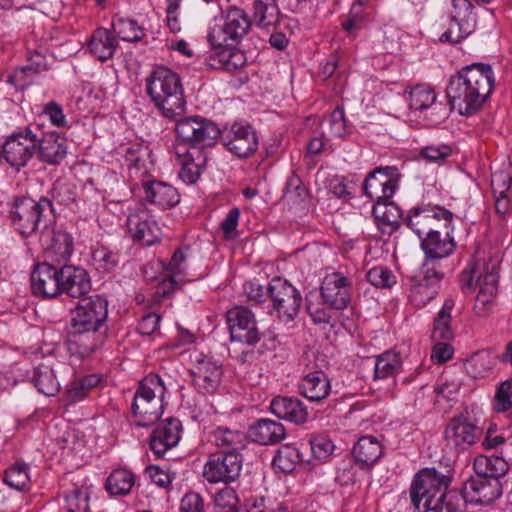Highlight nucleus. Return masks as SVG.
<instances>
[{"instance_id":"1a4fd4ad","label":"nucleus","mask_w":512,"mask_h":512,"mask_svg":"<svg viewBox=\"0 0 512 512\" xmlns=\"http://www.w3.org/2000/svg\"><path fill=\"white\" fill-rule=\"evenodd\" d=\"M175 133L183 147L202 152L215 144L221 134L216 123L200 116L181 118L176 122Z\"/></svg>"},{"instance_id":"680f3d73","label":"nucleus","mask_w":512,"mask_h":512,"mask_svg":"<svg viewBox=\"0 0 512 512\" xmlns=\"http://www.w3.org/2000/svg\"><path fill=\"white\" fill-rule=\"evenodd\" d=\"M439 292V286L437 285H428L426 283L419 282L417 285L413 287L411 290V298L412 301L415 302L417 306H424L429 301L434 299Z\"/></svg>"},{"instance_id":"f8f14e48","label":"nucleus","mask_w":512,"mask_h":512,"mask_svg":"<svg viewBox=\"0 0 512 512\" xmlns=\"http://www.w3.org/2000/svg\"><path fill=\"white\" fill-rule=\"evenodd\" d=\"M37 150V133L31 127L14 132L1 145L0 156L19 171L33 158Z\"/></svg>"},{"instance_id":"49530a36","label":"nucleus","mask_w":512,"mask_h":512,"mask_svg":"<svg viewBox=\"0 0 512 512\" xmlns=\"http://www.w3.org/2000/svg\"><path fill=\"white\" fill-rule=\"evenodd\" d=\"M119 254L106 246H98L92 251V265L101 273L111 272L119 264Z\"/></svg>"},{"instance_id":"4be33fe9","label":"nucleus","mask_w":512,"mask_h":512,"mask_svg":"<svg viewBox=\"0 0 512 512\" xmlns=\"http://www.w3.org/2000/svg\"><path fill=\"white\" fill-rule=\"evenodd\" d=\"M126 224L134 241L151 246L160 240L161 229L146 211L131 213Z\"/></svg>"},{"instance_id":"5fc2aeb1","label":"nucleus","mask_w":512,"mask_h":512,"mask_svg":"<svg viewBox=\"0 0 512 512\" xmlns=\"http://www.w3.org/2000/svg\"><path fill=\"white\" fill-rule=\"evenodd\" d=\"M453 221V214L449 210L436 206L435 214L433 221L430 224V227L427 230L426 236L438 235L442 234L444 236V232L450 233L451 224Z\"/></svg>"},{"instance_id":"bb28decb","label":"nucleus","mask_w":512,"mask_h":512,"mask_svg":"<svg viewBox=\"0 0 512 512\" xmlns=\"http://www.w3.org/2000/svg\"><path fill=\"white\" fill-rule=\"evenodd\" d=\"M271 412L279 419L295 424H303L308 419V411L298 398L277 396L270 403Z\"/></svg>"},{"instance_id":"6ab92c4d","label":"nucleus","mask_w":512,"mask_h":512,"mask_svg":"<svg viewBox=\"0 0 512 512\" xmlns=\"http://www.w3.org/2000/svg\"><path fill=\"white\" fill-rule=\"evenodd\" d=\"M60 267L49 263L37 264L31 273V289L42 298H55L61 294Z\"/></svg>"},{"instance_id":"bf43d9fd","label":"nucleus","mask_w":512,"mask_h":512,"mask_svg":"<svg viewBox=\"0 0 512 512\" xmlns=\"http://www.w3.org/2000/svg\"><path fill=\"white\" fill-rule=\"evenodd\" d=\"M52 202L55 201L60 205L68 206L76 199V192L74 187L65 182L57 180L51 189Z\"/></svg>"},{"instance_id":"c9c22d12","label":"nucleus","mask_w":512,"mask_h":512,"mask_svg":"<svg viewBox=\"0 0 512 512\" xmlns=\"http://www.w3.org/2000/svg\"><path fill=\"white\" fill-rule=\"evenodd\" d=\"M435 210L436 207L430 206L414 207L404 218V224L422 240L427 235Z\"/></svg>"},{"instance_id":"13d9d810","label":"nucleus","mask_w":512,"mask_h":512,"mask_svg":"<svg viewBox=\"0 0 512 512\" xmlns=\"http://www.w3.org/2000/svg\"><path fill=\"white\" fill-rule=\"evenodd\" d=\"M322 124L328 127L329 136H344L347 131L344 109L337 106L332 113L323 120Z\"/></svg>"},{"instance_id":"cd10ccee","label":"nucleus","mask_w":512,"mask_h":512,"mask_svg":"<svg viewBox=\"0 0 512 512\" xmlns=\"http://www.w3.org/2000/svg\"><path fill=\"white\" fill-rule=\"evenodd\" d=\"M298 390L310 402L320 403L330 395L331 382L323 371H313L301 379Z\"/></svg>"},{"instance_id":"de8ad7c7","label":"nucleus","mask_w":512,"mask_h":512,"mask_svg":"<svg viewBox=\"0 0 512 512\" xmlns=\"http://www.w3.org/2000/svg\"><path fill=\"white\" fill-rule=\"evenodd\" d=\"M493 410L497 413H507L512 423V378L500 383L493 398Z\"/></svg>"},{"instance_id":"338daca9","label":"nucleus","mask_w":512,"mask_h":512,"mask_svg":"<svg viewBox=\"0 0 512 512\" xmlns=\"http://www.w3.org/2000/svg\"><path fill=\"white\" fill-rule=\"evenodd\" d=\"M452 154V147L447 144H430L423 147L419 155L428 161L443 160Z\"/></svg>"},{"instance_id":"5701e85b","label":"nucleus","mask_w":512,"mask_h":512,"mask_svg":"<svg viewBox=\"0 0 512 512\" xmlns=\"http://www.w3.org/2000/svg\"><path fill=\"white\" fill-rule=\"evenodd\" d=\"M61 293L72 298H84L91 290V279L88 272L74 265L60 267Z\"/></svg>"},{"instance_id":"dca6fc26","label":"nucleus","mask_w":512,"mask_h":512,"mask_svg":"<svg viewBox=\"0 0 512 512\" xmlns=\"http://www.w3.org/2000/svg\"><path fill=\"white\" fill-rule=\"evenodd\" d=\"M445 439L456 451H466L482 436L483 429L463 414L452 417L446 425Z\"/></svg>"},{"instance_id":"2eb2a0df","label":"nucleus","mask_w":512,"mask_h":512,"mask_svg":"<svg viewBox=\"0 0 512 512\" xmlns=\"http://www.w3.org/2000/svg\"><path fill=\"white\" fill-rule=\"evenodd\" d=\"M226 322L232 341L255 345L260 340V332L254 313L247 307L236 306L226 313Z\"/></svg>"},{"instance_id":"f704fd0d","label":"nucleus","mask_w":512,"mask_h":512,"mask_svg":"<svg viewBox=\"0 0 512 512\" xmlns=\"http://www.w3.org/2000/svg\"><path fill=\"white\" fill-rule=\"evenodd\" d=\"M253 20L261 29L275 26L280 22V9L277 0H254Z\"/></svg>"},{"instance_id":"ea45409f","label":"nucleus","mask_w":512,"mask_h":512,"mask_svg":"<svg viewBox=\"0 0 512 512\" xmlns=\"http://www.w3.org/2000/svg\"><path fill=\"white\" fill-rule=\"evenodd\" d=\"M400 355L389 350L377 356L374 361V380L395 376L401 369Z\"/></svg>"},{"instance_id":"6e6d98bb","label":"nucleus","mask_w":512,"mask_h":512,"mask_svg":"<svg viewBox=\"0 0 512 512\" xmlns=\"http://www.w3.org/2000/svg\"><path fill=\"white\" fill-rule=\"evenodd\" d=\"M28 60L29 64L21 67L17 71L16 76L21 79L27 78L32 80L34 75H37L46 69V57L42 52L35 50L30 53Z\"/></svg>"},{"instance_id":"39448f33","label":"nucleus","mask_w":512,"mask_h":512,"mask_svg":"<svg viewBox=\"0 0 512 512\" xmlns=\"http://www.w3.org/2000/svg\"><path fill=\"white\" fill-rule=\"evenodd\" d=\"M459 281L464 293H470L478 288L474 310L478 316H487L498 293V261L494 259L470 261L460 273Z\"/></svg>"},{"instance_id":"a18cd8bd","label":"nucleus","mask_w":512,"mask_h":512,"mask_svg":"<svg viewBox=\"0 0 512 512\" xmlns=\"http://www.w3.org/2000/svg\"><path fill=\"white\" fill-rule=\"evenodd\" d=\"M112 29L119 38L127 42H135L142 39L144 32L137 22L132 19L116 17L112 21Z\"/></svg>"},{"instance_id":"052dcab7","label":"nucleus","mask_w":512,"mask_h":512,"mask_svg":"<svg viewBox=\"0 0 512 512\" xmlns=\"http://www.w3.org/2000/svg\"><path fill=\"white\" fill-rule=\"evenodd\" d=\"M309 444L313 457L318 460H326L334 450V444L324 435L312 436Z\"/></svg>"},{"instance_id":"72a5a7b5","label":"nucleus","mask_w":512,"mask_h":512,"mask_svg":"<svg viewBox=\"0 0 512 512\" xmlns=\"http://www.w3.org/2000/svg\"><path fill=\"white\" fill-rule=\"evenodd\" d=\"M508 470L509 465L503 457L478 455L473 461L474 474L489 480L501 481Z\"/></svg>"},{"instance_id":"f257e3e1","label":"nucleus","mask_w":512,"mask_h":512,"mask_svg":"<svg viewBox=\"0 0 512 512\" xmlns=\"http://www.w3.org/2000/svg\"><path fill=\"white\" fill-rule=\"evenodd\" d=\"M495 85L493 68L485 63H472L461 68L449 79L446 94L453 110L472 116L490 98Z\"/></svg>"},{"instance_id":"09e8293b","label":"nucleus","mask_w":512,"mask_h":512,"mask_svg":"<svg viewBox=\"0 0 512 512\" xmlns=\"http://www.w3.org/2000/svg\"><path fill=\"white\" fill-rule=\"evenodd\" d=\"M436 101L434 90L427 85H416L409 92L408 104L411 110L422 111L429 108Z\"/></svg>"},{"instance_id":"a878e982","label":"nucleus","mask_w":512,"mask_h":512,"mask_svg":"<svg viewBox=\"0 0 512 512\" xmlns=\"http://www.w3.org/2000/svg\"><path fill=\"white\" fill-rule=\"evenodd\" d=\"M40 241L64 261L73 253V237L61 226H57L55 221L43 229Z\"/></svg>"},{"instance_id":"473e14b6","label":"nucleus","mask_w":512,"mask_h":512,"mask_svg":"<svg viewBox=\"0 0 512 512\" xmlns=\"http://www.w3.org/2000/svg\"><path fill=\"white\" fill-rule=\"evenodd\" d=\"M87 46L92 55L104 62L113 57L118 40L111 31L99 27L91 35Z\"/></svg>"},{"instance_id":"774afa93","label":"nucleus","mask_w":512,"mask_h":512,"mask_svg":"<svg viewBox=\"0 0 512 512\" xmlns=\"http://www.w3.org/2000/svg\"><path fill=\"white\" fill-rule=\"evenodd\" d=\"M180 512H204V503L200 494L190 492L181 500Z\"/></svg>"},{"instance_id":"4c0bfd02","label":"nucleus","mask_w":512,"mask_h":512,"mask_svg":"<svg viewBox=\"0 0 512 512\" xmlns=\"http://www.w3.org/2000/svg\"><path fill=\"white\" fill-rule=\"evenodd\" d=\"M352 454L357 462L372 465L381 457L382 446L375 437L363 436L354 445Z\"/></svg>"},{"instance_id":"f03ea898","label":"nucleus","mask_w":512,"mask_h":512,"mask_svg":"<svg viewBox=\"0 0 512 512\" xmlns=\"http://www.w3.org/2000/svg\"><path fill=\"white\" fill-rule=\"evenodd\" d=\"M108 301L96 294L79 300L72 312L67 332V350L71 356L83 359L91 355L98 345L96 332L107 320Z\"/></svg>"},{"instance_id":"9d476101","label":"nucleus","mask_w":512,"mask_h":512,"mask_svg":"<svg viewBox=\"0 0 512 512\" xmlns=\"http://www.w3.org/2000/svg\"><path fill=\"white\" fill-rule=\"evenodd\" d=\"M271 310L283 323L293 322L300 313L303 298L300 291L288 280L276 276L272 278Z\"/></svg>"},{"instance_id":"ddd939ff","label":"nucleus","mask_w":512,"mask_h":512,"mask_svg":"<svg viewBox=\"0 0 512 512\" xmlns=\"http://www.w3.org/2000/svg\"><path fill=\"white\" fill-rule=\"evenodd\" d=\"M192 368L190 374L197 390L202 394H213L219 388L223 369L211 355L195 351L190 355Z\"/></svg>"},{"instance_id":"393cba45","label":"nucleus","mask_w":512,"mask_h":512,"mask_svg":"<svg viewBox=\"0 0 512 512\" xmlns=\"http://www.w3.org/2000/svg\"><path fill=\"white\" fill-rule=\"evenodd\" d=\"M144 201L158 206L161 209H168L177 205L180 201L178 191L169 184L159 181L142 182Z\"/></svg>"},{"instance_id":"3c124183","label":"nucleus","mask_w":512,"mask_h":512,"mask_svg":"<svg viewBox=\"0 0 512 512\" xmlns=\"http://www.w3.org/2000/svg\"><path fill=\"white\" fill-rule=\"evenodd\" d=\"M272 279L267 285L261 284L258 280H251L243 285V291L247 300L253 304H262L271 299Z\"/></svg>"},{"instance_id":"aec40b11","label":"nucleus","mask_w":512,"mask_h":512,"mask_svg":"<svg viewBox=\"0 0 512 512\" xmlns=\"http://www.w3.org/2000/svg\"><path fill=\"white\" fill-rule=\"evenodd\" d=\"M223 145L236 156L243 158L254 153L258 147V138L250 126L235 123L222 136Z\"/></svg>"},{"instance_id":"a211bd4d","label":"nucleus","mask_w":512,"mask_h":512,"mask_svg":"<svg viewBox=\"0 0 512 512\" xmlns=\"http://www.w3.org/2000/svg\"><path fill=\"white\" fill-rule=\"evenodd\" d=\"M351 291L350 279L339 272L326 275L320 287L323 302L335 310L347 308L351 301Z\"/></svg>"},{"instance_id":"6e6552de","label":"nucleus","mask_w":512,"mask_h":512,"mask_svg":"<svg viewBox=\"0 0 512 512\" xmlns=\"http://www.w3.org/2000/svg\"><path fill=\"white\" fill-rule=\"evenodd\" d=\"M165 390L163 380L154 373L139 382L131 407L133 415L138 419V426H150L162 416Z\"/></svg>"},{"instance_id":"603ef678","label":"nucleus","mask_w":512,"mask_h":512,"mask_svg":"<svg viewBox=\"0 0 512 512\" xmlns=\"http://www.w3.org/2000/svg\"><path fill=\"white\" fill-rule=\"evenodd\" d=\"M64 507L66 512H87L89 510V496L86 491L74 487L64 494Z\"/></svg>"},{"instance_id":"37998d69","label":"nucleus","mask_w":512,"mask_h":512,"mask_svg":"<svg viewBox=\"0 0 512 512\" xmlns=\"http://www.w3.org/2000/svg\"><path fill=\"white\" fill-rule=\"evenodd\" d=\"M301 461H303V458L299 449L294 446L285 445L274 456L273 466L284 473H290Z\"/></svg>"},{"instance_id":"c85d7f7f","label":"nucleus","mask_w":512,"mask_h":512,"mask_svg":"<svg viewBox=\"0 0 512 512\" xmlns=\"http://www.w3.org/2000/svg\"><path fill=\"white\" fill-rule=\"evenodd\" d=\"M175 150L181 165L178 173L180 179L186 184H194L199 179L202 167L206 163L205 153L193 152L182 145H177Z\"/></svg>"},{"instance_id":"0e129e2a","label":"nucleus","mask_w":512,"mask_h":512,"mask_svg":"<svg viewBox=\"0 0 512 512\" xmlns=\"http://www.w3.org/2000/svg\"><path fill=\"white\" fill-rule=\"evenodd\" d=\"M42 114L46 116L50 123L57 128L68 126L66 116L62 106L56 101H50L44 105Z\"/></svg>"},{"instance_id":"4468645a","label":"nucleus","mask_w":512,"mask_h":512,"mask_svg":"<svg viewBox=\"0 0 512 512\" xmlns=\"http://www.w3.org/2000/svg\"><path fill=\"white\" fill-rule=\"evenodd\" d=\"M402 175L396 166H380L372 170L363 182V192L371 200L391 199L399 187Z\"/></svg>"},{"instance_id":"a19ab883","label":"nucleus","mask_w":512,"mask_h":512,"mask_svg":"<svg viewBox=\"0 0 512 512\" xmlns=\"http://www.w3.org/2000/svg\"><path fill=\"white\" fill-rule=\"evenodd\" d=\"M135 475L125 468H118L111 472L106 480L105 487L111 495H127L135 484Z\"/></svg>"},{"instance_id":"423d86ee","label":"nucleus","mask_w":512,"mask_h":512,"mask_svg":"<svg viewBox=\"0 0 512 512\" xmlns=\"http://www.w3.org/2000/svg\"><path fill=\"white\" fill-rule=\"evenodd\" d=\"M146 93L162 116L175 119L186 109V99L179 75L160 66L146 78Z\"/></svg>"},{"instance_id":"58836bf2","label":"nucleus","mask_w":512,"mask_h":512,"mask_svg":"<svg viewBox=\"0 0 512 512\" xmlns=\"http://www.w3.org/2000/svg\"><path fill=\"white\" fill-rule=\"evenodd\" d=\"M32 382L38 391L46 396H54L60 390V383L48 364L41 363L34 368Z\"/></svg>"},{"instance_id":"7c9ffc66","label":"nucleus","mask_w":512,"mask_h":512,"mask_svg":"<svg viewBox=\"0 0 512 512\" xmlns=\"http://www.w3.org/2000/svg\"><path fill=\"white\" fill-rule=\"evenodd\" d=\"M250 438L261 445H274L286 437V430L282 423L261 418L249 428Z\"/></svg>"},{"instance_id":"b1692460","label":"nucleus","mask_w":512,"mask_h":512,"mask_svg":"<svg viewBox=\"0 0 512 512\" xmlns=\"http://www.w3.org/2000/svg\"><path fill=\"white\" fill-rule=\"evenodd\" d=\"M67 142L64 136L55 131L37 134L38 158L48 165H59L67 155Z\"/></svg>"},{"instance_id":"4d7b16f0","label":"nucleus","mask_w":512,"mask_h":512,"mask_svg":"<svg viewBox=\"0 0 512 512\" xmlns=\"http://www.w3.org/2000/svg\"><path fill=\"white\" fill-rule=\"evenodd\" d=\"M366 279L378 288H390L396 283V276L385 266L371 268L366 274Z\"/></svg>"},{"instance_id":"2f4dec72","label":"nucleus","mask_w":512,"mask_h":512,"mask_svg":"<svg viewBox=\"0 0 512 512\" xmlns=\"http://www.w3.org/2000/svg\"><path fill=\"white\" fill-rule=\"evenodd\" d=\"M420 246L425 258L440 260L454 252L456 243L453 236L445 231L444 236L442 234L425 236L420 240Z\"/></svg>"},{"instance_id":"864d4df0","label":"nucleus","mask_w":512,"mask_h":512,"mask_svg":"<svg viewBox=\"0 0 512 512\" xmlns=\"http://www.w3.org/2000/svg\"><path fill=\"white\" fill-rule=\"evenodd\" d=\"M4 481L7 485L16 490L25 489L30 482L28 465L25 463H16L6 470Z\"/></svg>"},{"instance_id":"f3484780","label":"nucleus","mask_w":512,"mask_h":512,"mask_svg":"<svg viewBox=\"0 0 512 512\" xmlns=\"http://www.w3.org/2000/svg\"><path fill=\"white\" fill-rule=\"evenodd\" d=\"M462 492L468 503L473 505H490L503 494L501 481L471 475L462 485Z\"/></svg>"},{"instance_id":"69168bd1","label":"nucleus","mask_w":512,"mask_h":512,"mask_svg":"<svg viewBox=\"0 0 512 512\" xmlns=\"http://www.w3.org/2000/svg\"><path fill=\"white\" fill-rule=\"evenodd\" d=\"M364 22L363 4L355 2L352 4L347 19L341 24L344 31L351 33L359 29Z\"/></svg>"},{"instance_id":"e433bc0d","label":"nucleus","mask_w":512,"mask_h":512,"mask_svg":"<svg viewBox=\"0 0 512 512\" xmlns=\"http://www.w3.org/2000/svg\"><path fill=\"white\" fill-rule=\"evenodd\" d=\"M455 306L452 298H447L433 323L432 339L434 341H449L454 338V332L451 328V311Z\"/></svg>"},{"instance_id":"0eeeda50","label":"nucleus","mask_w":512,"mask_h":512,"mask_svg":"<svg viewBox=\"0 0 512 512\" xmlns=\"http://www.w3.org/2000/svg\"><path fill=\"white\" fill-rule=\"evenodd\" d=\"M10 217L15 230L23 237H30L54 223V207L47 197H41L39 201L21 197L15 200Z\"/></svg>"},{"instance_id":"c756f323","label":"nucleus","mask_w":512,"mask_h":512,"mask_svg":"<svg viewBox=\"0 0 512 512\" xmlns=\"http://www.w3.org/2000/svg\"><path fill=\"white\" fill-rule=\"evenodd\" d=\"M372 214L383 233L392 234L404 223L401 208L390 199L376 202Z\"/></svg>"},{"instance_id":"9b49d317","label":"nucleus","mask_w":512,"mask_h":512,"mask_svg":"<svg viewBox=\"0 0 512 512\" xmlns=\"http://www.w3.org/2000/svg\"><path fill=\"white\" fill-rule=\"evenodd\" d=\"M251 25V19L243 9L232 7L225 17L215 19L208 33V41L211 45H223L228 41H231V44H238L248 33Z\"/></svg>"},{"instance_id":"412c9836","label":"nucleus","mask_w":512,"mask_h":512,"mask_svg":"<svg viewBox=\"0 0 512 512\" xmlns=\"http://www.w3.org/2000/svg\"><path fill=\"white\" fill-rule=\"evenodd\" d=\"M182 425L179 419L169 417L159 423L150 435L149 445L153 453L162 457L169 449L175 447L181 438Z\"/></svg>"},{"instance_id":"20e7f679","label":"nucleus","mask_w":512,"mask_h":512,"mask_svg":"<svg viewBox=\"0 0 512 512\" xmlns=\"http://www.w3.org/2000/svg\"><path fill=\"white\" fill-rule=\"evenodd\" d=\"M213 437L217 450L208 455L202 476L210 484L229 485L241 475L244 461L241 452L246 447V436L237 430L218 427Z\"/></svg>"},{"instance_id":"79ce46f5","label":"nucleus","mask_w":512,"mask_h":512,"mask_svg":"<svg viewBox=\"0 0 512 512\" xmlns=\"http://www.w3.org/2000/svg\"><path fill=\"white\" fill-rule=\"evenodd\" d=\"M493 366L491 355L484 351L474 353L464 363L466 373L475 379L485 377L493 369Z\"/></svg>"},{"instance_id":"e2e57ef3","label":"nucleus","mask_w":512,"mask_h":512,"mask_svg":"<svg viewBox=\"0 0 512 512\" xmlns=\"http://www.w3.org/2000/svg\"><path fill=\"white\" fill-rule=\"evenodd\" d=\"M437 261L434 259H424V262L421 267V273L423 274V278L420 282L426 283L430 286L437 285L440 287V282L444 277V273L440 271L437 267Z\"/></svg>"},{"instance_id":"c03bdc74","label":"nucleus","mask_w":512,"mask_h":512,"mask_svg":"<svg viewBox=\"0 0 512 512\" xmlns=\"http://www.w3.org/2000/svg\"><path fill=\"white\" fill-rule=\"evenodd\" d=\"M453 14L451 21L455 26L468 27L472 33L476 24V16L473 14L474 6L469 0H452Z\"/></svg>"},{"instance_id":"8fccbe9b","label":"nucleus","mask_w":512,"mask_h":512,"mask_svg":"<svg viewBox=\"0 0 512 512\" xmlns=\"http://www.w3.org/2000/svg\"><path fill=\"white\" fill-rule=\"evenodd\" d=\"M235 45L231 41L223 45H211L214 51L205 58V64L213 69L228 71V62Z\"/></svg>"},{"instance_id":"7ed1b4c3","label":"nucleus","mask_w":512,"mask_h":512,"mask_svg":"<svg viewBox=\"0 0 512 512\" xmlns=\"http://www.w3.org/2000/svg\"><path fill=\"white\" fill-rule=\"evenodd\" d=\"M450 483L451 477L435 468L420 470L410 488L411 503L424 512H465L468 501L462 490H448Z\"/></svg>"}]
</instances>
